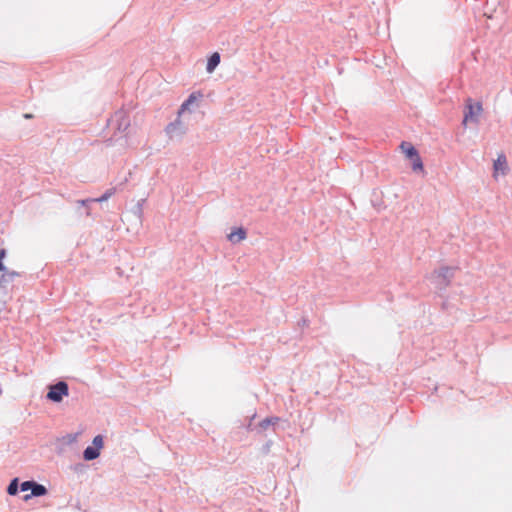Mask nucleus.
Here are the masks:
<instances>
[{
	"instance_id": "1",
	"label": "nucleus",
	"mask_w": 512,
	"mask_h": 512,
	"mask_svg": "<svg viewBox=\"0 0 512 512\" xmlns=\"http://www.w3.org/2000/svg\"><path fill=\"white\" fill-rule=\"evenodd\" d=\"M457 269L452 266H441L431 273L430 281L437 290L444 291L450 286Z\"/></svg>"
},
{
	"instance_id": "2",
	"label": "nucleus",
	"mask_w": 512,
	"mask_h": 512,
	"mask_svg": "<svg viewBox=\"0 0 512 512\" xmlns=\"http://www.w3.org/2000/svg\"><path fill=\"white\" fill-rule=\"evenodd\" d=\"M483 111L482 102L474 101L472 98L468 97L465 100L464 107V116L462 120V125L466 126L467 122H472L474 124H478L480 121V115Z\"/></svg>"
},
{
	"instance_id": "3",
	"label": "nucleus",
	"mask_w": 512,
	"mask_h": 512,
	"mask_svg": "<svg viewBox=\"0 0 512 512\" xmlns=\"http://www.w3.org/2000/svg\"><path fill=\"white\" fill-rule=\"evenodd\" d=\"M20 490L21 492L30 491L29 494L24 495V501H28L34 497H42L48 493V489L43 484H40L33 479L21 482Z\"/></svg>"
},
{
	"instance_id": "4",
	"label": "nucleus",
	"mask_w": 512,
	"mask_h": 512,
	"mask_svg": "<svg viewBox=\"0 0 512 512\" xmlns=\"http://www.w3.org/2000/svg\"><path fill=\"white\" fill-rule=\"evenodd\" d=\"M69 395V386L67 382L60 380L48 386L46 399L53 403H60L64 397Z\"/></svg>"
},
{
	"instance_id": "5",
	"label": "nucleus",
	"mask_w": 512,
	"mask_h": 512,
	"mask_svg": "<svg viewBox=\"0 0 512 512\" xmlns=\"http://www.w3.org/2000/svg\"><path fill=\"white\" fill-rule=\"evenodd\" d=\"M404 155L411 161L412 170L414 172L423 171L424 165L418 150L410 142L403 141L400 145Z\"/></svg>"
},
{
	"instance_id": "6",
	"label": "nucleus",
	"mask_w": 512,
	"mask_h": 512,
	"mask_svg": "<svg viewBox=\"0 0 512 512\" xmlns=\"http://www.w3.org/2000/svg\"><path fill=\"white\" fill-rule=\"evenodd\" d=\"M108 123L119 133L126 132L131 125L129 115L122 109L116 111Z\"/></svg>"
},
{
	"instance_id": "7",
	"label": "nucleus",
	"mask_w": 512,
	"mask_h": 512,
	"mask_svg": "<svg viewBox=\"0 0 512 512\" xmlns=\"http://www.w3.org/2000/svg\"><path fill=\"white\" fill-rule=\"evenodd\" d=\"M165 132L170 139L182 137L186 133V127L180 120V115L165 127Z\"/></svg>"
},
{
	"instance_id": "8",
	"label": "nucleus",
	"mask_w": 512,
	"mask_h": 512,
	"mask_svg": "<svg viewBox=\"0 0 512 512\" xmlns=\"http://www.w3.org/2000/svg\"><path fill=\"white\" fill-rule=\"evenodd\" d=\"M18 276H20V274L17 271H9L8 268L6 269V272H2V275L0 276V294L7 295L8 286Z\"/></svg>"
},
{
	"instance_id": "9",
	"label": "nucleus",
	"mask_w": 512,
	"mask_h": 512,
	"mask_svg": "<svg viewBox=\"0 0 512 512\" xmlns=\"http://www.w3.org/2000/svg\"><path fill=\"white\" fill-rule=\"evenodd\" d=\"M203 97L200 91L192 92L187 99L181 104L178 114L181 115L184 111H191V106L196 103L197 100Z\"/></svg>"
},
{
	"instance_id": "10",
	"label": "nucleus",
	"mask_w": 512,
	"mask_h": 512,
	"mask_svg": "<svg viewBox=\"0 0 512 512\" xmlns=\"http://www.w3.org/2000/svg\"><path fill=\"white\" fill-rule=\"evenodd\" d=\"M280 420L281 418L277 416H270L264 418L257 424V433L261 434L269 427H272L273 431H275V426L279 423Z\"/></svg>"
},
{
	"instance_id": "11",
	"label": "nucleus",
	"mask_w": 512,
	"mask_h": 512,
	"mask_svg": "<svg viewBox=\"0 0 512 512\" xmlns=\"http://www.w3.org/2000/svg\"><path fill=\"white\" fill-rule=\"evenodd\" d=\"M227 237L231 243L236 244L246 239L247 231L244 227H234Z\"/></svg>"
},
{
	"instance_id": "12",
	"label": "nucleus",
	"mask_w": 512,
	"mask_h": 512,
	"mask_svg": "<svg viewBox=\"0 0 512 512\" xmlns=\"http://www.w3.org/2000/svg\"><path fill=\"white\" fill-rule=\"evenodd\" d=\"M221 57L218 52H213L207 59L206 71L207 73H213L217 66L220 64Z\"/></svg>"
},
{
	"instance_id": "13",
	"label": "nucleus",
	"mask_w": 512,
	"mask_h": 512,
	"mask_svg": "<svg viewBox=\"0 0 512 512\" xmlns=\"http://www.w3.org/2000/svg\"><path fill=\"white\" fill-rule=\"evenodd\" d=\"M100 454V450H98L96 447L92 445H89L83 450L82 456L85 461H93L97 459L100 456Z\"/></svg>"
},
{
	"instance_id": "14",
	"label": "nucleus",
	"mask_w": 512,
	"mask_h": 512,
	"mask_svg": "<svg viewBox=\"0 0 512 512\" xmlns=\"http://www.w3.org/2000/svg\"><path fill=\"white\" fill-rule=\"evenodd\" d=\"M20 482H19V478L15 477L13 478L10 483L8 484L7 486V493L10 495V496H15L17 495L19 492H21L20 490Z\"/></svg>"
},
{
	"instance_id": "15",
	"label": "nucleus",
	"mask_w": 512,
	"mask_h": 512,
	"mask_svg": "<svg viewBox=\"0 0 512 512\" xmlns=\"http://www.w3.org/2000/svg\"><path fill=\"white\" fill-rule=\"evenodd\" d=\"M115 192H116V188L115 187L107 189L105 191V193H103L100 197L94 198L95 203L96 202L101 203V202L107 201L112 195L115 194Z\"/></svg>"
},
{
	"instance_id": "16",
	"label": "nucleus",
	"mask_w": 512,
	"mask_h": 512,
	"mask_svg": "<svg viewBox=\"0 0 512 512\" xmlns=\"http://www.w3.org/2000/svg\"><path fill=\"white\" fill-rule=\"evenodd\" d=\"M78 433H68L60 439L64 445H71L77 440Z\"/></svg>"
},
{
	"instance_id": "17",
	"label": "nucleus",
	"mask_w": 512,
	"mask_h": 512,
	"mask_svg": "<svg viewBox=\"0 0 512 512\" xmlns=\"http://www.w3.org/2000/svg\"><path fill=\"white\" fill-rule=\"evenodd\" d=\"M92 446L96 447L98 450L101 451V449L104 447V438L102 435H96L92 440Z\"/></svg>"
},
{
	"instance_id": "18",
	"label": "nucleus",
	"mask_w": 512,
	"mask_h": 512,
	"mask_svg": "<svg viewBox=\"0 0 512 512\" xmlns=\"http://www.w3.org/2000/svg\"><path fill=\"white\" fill-rule=\"evenodd\" d=\"M77 202H78L82 207L87 208V210H86V215H89V214H90V212H89V206H90V204L95 203V200H94V198H87V199L79 200V201H77Z\"/></svg>"
},
{
	"instance_id": "19",
	"label": "nucleus",
	"mask_w": 512,
	"mask_h": 512,
	"mask_svg": "<svg viewBox=\"0 0 512 512\" xmlns=\"http://www.w3.org/2000/svg\"><path fill=\"white\" fill-rule=\"evenodd\" d=\"M87 466L83 463H76L74 465L71 466V469L75 472V473H83L85 470H86Z\"/></svg>"
},
{
	"instance_id": "20",
	"label": "nucleus",
	"mask_w": 512,
	"mask_h": 512,
	"mask_svg": "<svg viewBox=\"0 0 512 512\" xmlns=\"http://www.w3.org/2000/svg\"><path fill=\"white\" fill-rule=\"evenodd\" d=\"M256 417V414H253L249 420V423L246 426L247 431H256L257 432V424H253V420Z\"/></svg>"
},
{
	"instance_id": "21",
	"label": "nucleus",
	"mask_w": 512,
	"mask_h": 512,
	"mask_svg": "<svg viewBox=\"0 0 512 512\" xmlns=\"http://www.w3.org/2000/svg\"><path fill=\"white\" fill-rule=\"evenodd\" d=\"M273 444L272 440H268L261 448L263 454L267 455L270 452L271 446Z\"/></svg>"
},
{
	"instance_id": "22",
	"label": "nucleus",
	"mask_w": 512,
	"mask_h": 512,
	"mask_svg": "<svg viewBox=\"0 0 512 512\" xmlns=\"http://www.w3.org/2000/svg\"><path fill=\"white\" fill-rule=\"evenodd\" d=\"M502 163H506V157L504 155H500L498 159L494 162V168L497 170L499 168V165Z\"/></svg>"
},
{
	"instance_id": "23",
	"label": "nucleus",
	"mask_w": 512,
	"mask_h": 512,
	"mask_svg": "<svg viewBox=\"0 0 512 512\" xmlns=\"http://www.w3.org/2000/svg\"><path fill=\"white\" fill-rule=\"evenodd\" d=\"M6 255H7V251H6V249L1 248V249H0V260H1L2 262H3V260L5 259Z\"/></svg>"
},
{
	"instance_id": "24",
	"label": "nucleus",
	"mask_w": 512,
	"mask_h": 512,
	"mask_svg": "<svg viewBox=\"0 0 512 512\" xmlns=\"http://www.w3.org/2000/svg\"><path fill=\"white\" fill-rule=\"evenodd\" d=\"M7 267L4 265V263L0 260V272H6Z\"/></svg>"
},
{
	"instance_id": "25",
	"label": "nucleus",
	"mask_w": 512,
	"mask_h": 512,
	"mask_svg": "<svg viewBox=\"0 0 512 512\" xmlns=\"http://www.w3.org/2000/svg\"><path fill=\"white\" fill-rule=\"evenodd\" d=\"M32 117H33L32 114H29V113L24 114V118H26V119H30Z\"/></svg>"
},
{
	"instance_id": "26",
	"label": "nucleus",
	"mask_w": 512,
	"mask_h": 512,
	"mask_svg": "<svg viewBox=\"0 0 512 512\" xmlns=\"http://www.w3.org/2000/svg\"><path fill=\"white\" fill-rule=\"evenodd\" d=\"M138 209H139V211H141V209H142V203H140V202H138Z\"/></svg>"
},
{
	"instance_id": "27",
	"label": "nucleus",
	"mask_w": 512,
	"mask_h": 512,
	"mask_svg": "<svg viewBox=\"0 0 512 512\" xmlns=\"http://www.w3.org/2000/svg\"><path fill=\"white\" fill-rule=\"evenodd\" d=\"M306 324H307V321L305 319H303L302 325H306Z\"/></svg>"
},
{
	"instance_id": "28",
	"label": "nucleus",
	"mask_w": 512,
	"mask_h": 512,
	"mask_svg": "<svg viewBox=\"0 0 512 512\" xmlns=\"http://www.w3.org/2000/svg\"><path fill=\"white\" fill-rule=\"evenodd\" d=\"M107 142H109V144H111V143H112V138H109V139L107 140Z\"/></svg>"
}]
</instances>
